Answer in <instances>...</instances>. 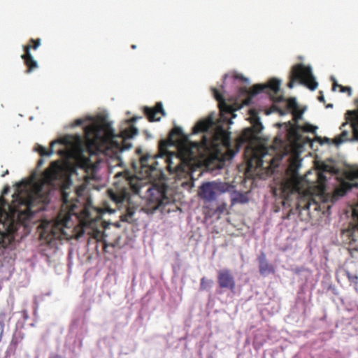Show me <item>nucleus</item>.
Here are the masks:
<instances>
[{
	"mask_svg": "<svg viewBox=\"0 0 358 358\" xmlns=\"http://www.w3.org/2000/svg\"><path fill=\"white\" fill-rule=\"evenodd\" d=\"M193 134L206 132L200 141L192 142L188 139L179 127H175L170 131L167 141L159 143V150L165 152L169 145H174L179 141L182 142L179 146L180 159L185 162H192L205 157H210L220 159L221 152L219 146H226L228 142L227 136L221 129H217V125L212 117L199 121L192 129Z\"/></svg>",
	"mask_w": 358,
	"mask_h": 358,
	"instance_id": "obj_2",
	"label": "nucleus"
},
{
	"mask_svg": "<svg viewBox=\"0 0 358 358\" xmlns=\"http://www.w3.org/2000/svg\"><path fill=\"white\" fill-rule=\"evenodd\" d=\"M304 197H308L309 199L310 198V196L309 194H304Z\"/></svg>",
	"mask_w": 358,
	"mask_h": 358,
	"instance_id": "obj_46",
	"label": "nucleus"
},
{
	"mask_svg": "<svg viewBox=\"0 0 358 358\" xmlns=\"http://www.w3.org/2000/svg\"><path fill=\"white\" fill-rule=\"evenodd\" d=\"M79 163L80 164V166L85 169L90 168L92 164L89 157H83L82 156L80 157Z\"/></svg>",
	"mask_w": 358,
	"mask_h": 358,
	"instance_id": "obj_29",
	"label": "nucleus"
},
{
	"mask_svg": "<svg viewBox=\"0 0 358 358\" xmlns=\"http://www.w3.org/2000/svg\"><path fill=\"white\" fill-rule=\"evenodd\" d=\"M217 284L222 289H229L234 291L236 289V281L229 269L224 268L217 271Z\"/></svg>",
	"mask_w": 358,
	"mask_h": 358,
	"instance_id": "obj_14",
	"label": "nucleus"
},
{
	"mask_svg": "<svg viewBox=\"0 0 358 358\" xmlns=\"http://www.w3.org/2000/svg\"><path fill=\"white\" fill-rule=\"evenodd\" d=\"M143 111L149 122L159 121L162 116L166 115L162 102H157L154 107L144 106Z\"/></svg>",
	"mask_w": 358,
	"mask_h": 358,
	"instance_id": "obj_15",
	"label": "nucleus"
},
{
	"mask_svg": "<svg viewBox=\"0 0 358 358\" xmlns=\"http://www.w3.org/2000/svg\"><path fill=\"white\" fill-rule=\"evenodd\" d=\"M345 119L350 120L349 129L352 132V140L358 141V109L348 110L345 113Z\"/></svg>",
	"mask_w": 358,
	"mask_h": 358,
	"instance_id": "obj_17",
	"label": "nucleus"
},
{
	"mask_svg": "<svg viewBox=\"0 0 358 358\" xmlns=\"http://www.w3.org/2000/svg\"><path fill=\"white\" fill-rule=\"evenodd\" d=\"M176 166L175 167H172L171 166V162H169V164H168V169L169 170V171H175L176 170Z\"/></svg>",
	"mask_w": 358,
	"mask_h": 358,
	"instance_id": "obj_37",
	"label": "nucleus"
},
{
	"mask_svg": "<svg viewBox=\"0 0 358 358\" xmlns=\"http://www.w3.org/2000/svg\"><path fill=\"white\" fill-rule=\"evenodd\" d=\"M7 190H8L7 189H4V191H3V194L6 193Z\"/></svg>",
	"mask_w": 358,
	"mask_h": 358,
	"instance_id": "obj_53",
	"label": "nucleus"
},
{
	"mask_svg": "<svg viewBox=\"0 0 358 358\" xmlns=\"http://www.w3.org/2000/svg\"><path fill=\"white\" fill-rule=\"evenodd\" d=\"M320 95L318 96V100L320 101V102H324V96L322 94V92H320Z\"/></svg>",
	"mask_w": 358,
	"mask_h": 358,
	"instance_id": "obj_39",
	"label": "nucleus"
},
{
	"mask_svg": "<svg viewBox=\"0 0 358 358\" xmlns=\"http://www.w3.org/2000/svg\"><path fill=\"white\" fill-rule=\"evenodd\" d=\"M344 273L351 283H353L355 285H358V275L357 274L351 273L348 270H345Z\"/></svg>",
	"mask_w": 358,
	"mask_h": 358,
	"instance_id": "obj_28",
	"label": "nucleus"
},
{
	"mask_svg": "<svg viewBox=\"0 0 358 358\" xmlns=\"http://www.w3.org/2000/svg\"><path fill=\"white\" fill-rule=\"evenodd\" d=\"M213 282L212 280L208 279L206 277H203L200 280V291H207L209 290L213 285Z\"/></svg>",
	"mask_w": 358,
	"mask_h": 358,
	"instance_id": "obj_25",
	"label": "nucleus"
},
{
	"mask_svg": "<svg viewBox=\"0 0 358 358\" xmlns=\"http://www.w3.org/2000/svg\"><path fill=\"white\" fill-rule=\"evenodd\" d=\"M351 189V185L348 182H343L341 185L334 190L332 194H326L322 196L325 201H330L332 203L338 201L341 197L345 195L348 191Z\"/></svg>",
	"mask_w": 358,
	"mask_h": 358,
	"instance_id": "obj_16",
	"label": "nucleus"
},
{
	"mask_svg": "<svg viewBox=\"0 0 358 358\" xmlns=\"http://www.w3.org/2000/svg\"><path fill=\"white\" fill-rule=\"evenodd\" d=\"M332 106V104H329L327 106V107H331Z\"/></svg>",
	"mask_w": 358,
	"mask_h": 358,
	"instance_id": "obj_54",
	"label": "nucleus"
},
{
	"mask_svg": "<svg viewBox=\"0 0 358 358\" xmlns=\"http://www.w3.org/2000/svg\"><path fill=\"white\" fill-rule=\"evenodd\" d=\"M317 188H318V193L321 196H324L326 192V182H327V178L324 176V173L322 172H318L317 173Z\"/></svg>",
	"mask_w": 358,
	"mask_h": 358,
	"instance_id": "obj_23",
	"label": "nucleus"
},
{
	"mask_svg": "<svg viewBox=\"0 0 358 358\" xmlns=\"http://www.w3.org/2000/svg\"><path fill=\"white\" fill-rule=\"evenodd\" d=\"M224 191V185L217 182H206L199 188V196L207 201H213L216 199L217 195Z\"/></svg>",
	"mask_w": 358,
	"mask_h": 358,
	"instance_id": "obj_12",
	"label": "nucleus"
},
{
	"mask_svg": "<svg viewBox=\"0 0 358 358\" xmlns=\"http://www.w3.org/2000/svg\"><path fill=\"white\" fill-rule=\"evenodd\" d=\"M40 45V38H31L29 41L28 44L24 47V53L21 56V58L24 60V62L27 67L26 70L27 73H30L38 66L37 62L34 59L30 50L31 49L36 50Z\"/></svg>",
	"mask_w": 358,
	"mask_h": 358,
	"instance_id": "obj_13",
	"label": "nucleus"
},
{
	"mask_svg": "<svg viewBox=\"0 0 358 358\" xmlns=\"http://www.w3.org/2000/svg\"><path fill=\"white\" fill-rule=\"evenodd\" d=\"M273 160H274V159H273H273H271V164H273Z\"/></svg>",
	"mask_w": 358,
	"mask_h": 358,
	"instance_id": "obj_51",
	"label": "nucleus"
},
{
	"mask_svg": "<svg viewBox=\"0 0 358 358\" xmlns=\"http://www.w3.org/2000/svg\"><path fill=\"white\" fill-rule=\"evenodd\" d=\"M62 178L60 163L54 161L41 174L34 192L15 194L10 204L0 198V248H6L11 243L18 225L40 210V207L35 208L36 204L48 201L50 191L56 188Z\"/></svg>",
	"mask_w": 358,
	"mask_h": 358,
	"instance_id": "obj_1",
	"label": "nucleus"
},
{
	"mask_svg": "<svg viewBox=\"0 0 358 358\" xmlns=\"http://www.w3.org/2000/svg\"><path fill=\"white\" fill-rule=\"evenodd\" d=\"M355 175L358 177V169L356 171Z\"/></svg>",
	"mask_w": 358,
	"mask_h": 358,
	"instance_id": "obj_52",
	"label": "nucleus"
},
{
	"mask_svg": "<svg viewBox=\"0 0 358 358\" xmlns=\"http://www.w3.org/2000/svg\"><path fill=\"white\" fill-rule=\"evenodd\" d=\"M62 200L64 203L68 202V194L66 193L64 191L62 192Z\"/></svg>",
	"mask_w": 358,
	"mask_h": 358,
	"instance_id": "obj_36",
	"label": "nucleus"
},
{
	"mask_svg": "<svg viewBox=\"0 0 358 358\" xmlns=\"http://www.w3.org/2000/svg\"><path fill=\"white\" fill-rule=\"evenodd\" d=\"M287 108L292 110L294 120L296 121V118H300L301 113H299V106L297 102L294 98H289L287 101Z\"/></svg>",
	"mask_w": 358,
	"mask_h": 358,
	"instance_id": "obj_21",
	"label": "nucleus"
},
{
	"mask_svg": "<svg viewBox=\"0 0 358 358\" xmlns=\"http://www.w3.org/2000/svg\"><path fill=\"white\" fill-rule=\"evenodd\" d=\"M114 179L113 186L115 191L113 190V199L117 206L124 203L127 206L129 205L130 191L142 196L143 190L145 187V194L143 196L146 199L145 208L148 213H152L171 201L166 195L165 185L144 183L143 179L132 174L127 169L116 173Z\"/></svg>",
	"mask_w": 358,
	"mask_h": 358,
	"instance_id": "obj_3",
	"label": "nucleus"
},
{
	"mask_svg": "<svg viewBox=\"0 0 358 358\" xmlns=\"http://www.w3.org/2000/svg\"><path fill=\"white\" fill-rule=\"evenodd\" d=\"M293 213H293V209H292V208H290V209L289 210V211L287 212V213L286 215H283V216H282V219H283V220H289V217H290V216H291V215H292V214H293Z\"/></svg>",
	"mask_w": 358,
	"mask_h": 358,
	"instance_id": "obj_33",
	"label": "nucleus"
},
{
	"mask_svg": "<svg viewBox=\"0 0 358 358\" xmlns=\"http://www.w3.org/2000/svg\"><path fill=\"white\" fill-rule=\"evenodd\" d=\"M136 46L135 45H131V48H132L133 49H135V48H136Z\"/></svg>",
	"mask_w": 358,
	"mask_h": 358,
	"instance_id": "obj_50",
	"label": "nucleus"
},
{
	"mask_svg": "<svg viewBox=\"0 0 358 358\" xmlns=\"http://www.w3.org/2000/svg\"><path fill=\"white\" fill-rule=\"evenodd\" d=\"M319 169L321 171L320 172H322V173H324V172H331L333 168L331 166L328 165V164L322 163L320 166Z\"/></svg>",
	"mask_w": 358,
	"mask_h": 358,
	"instance_id": "obj_31",
	"label": "nucleus"
},
{
	"mask_svg": "<svg viewBox=\"0 0 358 358\" xmlns=\"http://www.w3.org/2000/svg\"><path fill=\"white\" fill-rule=\"evenodd\" d=\"M299 128L301 129L303 131L311 133H315L316 129H317V127H315L308 123L305 124L302 127H299Z\"/></svg>",
	"mask_w": 358,
	"mask_h": 358,
	"instance_id": "obj_30",
	"label": "nucleus"
},
{
	"mask_svg": "<svg viewBox=\"0 0 358 358\" xmlns=\"http://www.w3.org/2000/svg\"><path fill=\"white\" fill-rule=\"evenodd\" d=\"M107 211L109 212V213H112V210L110 208H107Z\"/></svg>",
	"mask_w": 358,
	"mask_h": 358,
	"instance_id": "obj_49",
	"label": "nucleus"
},
{
	"mask_svg": "<svg viewBox=\"0 0 358 358\" xmlns=\"http://www.w3.org/2000/svg\"><path fill=\"white\" fill-rule=\"evenodd\" d=\"M352 216L356 223L350 222L345 229H341V238L348 246L351 257L358 258V203L352 208Z\"/></svg>",
	"mask_w": 358,
	"mask_h": 358,
	"instance_id": "obj_8",
	"label": "nucleus"
},
{
	"mask_svg": "<svg viewBox=\"0 0 358 358\" xmlns=\"http://www.w3.org/2000/svg\"><path fill=\"white\" fill-rule=\"evenodd\" d=\"M249 201L248 196L243 193H236L231 199V203H246Z\"/></svg>",
	"mask_w": 358,
	"mask_h": 358,
	"instance_id": "obj_24",
	"label": "nucleus"
},
{
	"mask_svg": "<svg viewBox=\"0 0 358 358\" xmlns=\"http://www.w3.org/2000/svg\"><path fill=\"white\" fill-rule=\"evenodd\" d=\"M262 159H259L258 160V162H257L258 165H259V166H260V165H262Z\"/></svg>",
	"mask_w": 358,
	"mask_h": 358,
	"instance_id": "obj_44",
	"label": "nucleus"
},
{
	"mask_svg": "<svg viewBox=\"0 0 358 358\" xmlns=\"http://www.w3.org/2000/svg\"><path fill=\"white\" fill-rule=\"evenodd\" d=\"M85 140L90 156L109 151L112 148V128L103 116L99 115L85 127Z\"/></svg>",
	"mask_w": 358,
	"mask_h": 358,
	"instance_id": "obj_4",
	"label": "nucleus"
},
{
	"mask_svg": "<svg viewBox=\"0 0 358 358\" xmlns=\"http://www.w3.org/2000/svg\"><path fill=\"white\" fill-rule=\"evenodd\" d=\"M134 214V210L131 208L129 206H127V213L120 216L121 221L131 223Z\"/></svg>",
	"mask_w": 358,
	"mask_h": 358,
	"instance_id": "obj_26",
	"label": "nucleus"
},
{
	"mask_svg": "<svg viewBox=\"0 0 358 358\" xmlns=\"http://www.w3.org/2000/svg\"><path fill=\"white\" fill-rule=\"evenodd\" d=\"M349 125L350 120H345V122L341 124L340 127V129L341 130V134L338 136L335 137L333 140V143L335 145H338L343 142L352 140V138L350 137V131L346 129L347 127L349 128Z\"/></svg>",
	"mask_w": 358,
	"mask_h": 358,
	"instance_id": "obj_18",
	"label": "nucleus"
},
{
	"mask_svg": "<svg viewBox=\"0 0 358 358\" xmlns=\"http://www.w3.org/2000/svg\"><path fill=\"white\" fill-rule=\"evenodd\" d=\"M337 87L339 88V91L341 92H347L349 96L352 95V89L350 87L343 86L341 85L338 84L336 81H334L332 85V90L335 91Z\"/></svg>",
	"mask_w": 358,
	"mask_h": 358,
	"instance_id": "obj_27",
	"label": "nucleus"
},
{
	"mask_svg": "<svg viewBox=\"0 0 358 358\" xmlns=\"http://www.w3.org/2000/svg\"><path fill=\"white\" fill-rule=\"evenodd\" d=\"M299 165V162L296 160L291 162L286 170V176L281 180L278 186L272 189L274 196H279L282 199L281 203L283 208L291 207L290 200L292 196L299 198L302 194L298 173Z\"/></svg>",
	"mask_w": 358,
	"mask_h": 358,
	"instance_id": "obj_5",
	"label": "nucleus"
},
{
	"mask_svg": "<svg viewBox=\"0 0 358 358\" xmlns=\"http://www.w3.org/2000/svg\"><path fill=\"white\" fill-rule=\"evenodd\" d=\"M138 117H132L120 126L117 134L113 131V168L123 165L120 152L128 150L132 147V140L138 134V129L134 125Z\"/></svg>",
	"mask_w": 358,
	"mask_h": 358,
	"instance_id": "obj_6",
	"label": "nucleus"
},
{
	"mask_svg": "<svg viewBox=\"0 0 358 358\" xmlns=\"http://www.w3.org/2000/svg\"><path fill=\"white\" fill-rule=\"evenodd\" d=\"M113 226L116 227H120V225L118 222H115V223H113Z\"/></svg>",
	"mask_w": 358,
	"mask_h": 358,
	"instance_id": "obj_43",
	"label": "nucleus"
},
{
	"mask_svg": "<svg viewBox=\"0 0 358 358\" xmlns=\"http://www.w3.org/2000/svg\"><path fill=\"white\" fill-rule=\"evenodd\" d=\"M102 246H103V252H107V251H106V248H107V247H108V245H107V243H106L105 241H103V242H102Z\"/></svg>",
	"mask_w": 358,
	"mask_h": 358,
	"instance_id": "obj_41",
	"label": "nucleus"
},
{
	"mask_svg": "<svg viewBox=\"0 0 358 358\" xmlns=\"http://www.w3.org/2000/svg\"><path fill=\"white\" fill-rule=\"evenodd\" d=\"M258 262L259 273L262 275H266L267 273H271L273 271V266L268 264L267 262L265 254L262 253L258 257Z\"/></svg>",
	"mask_w": 358,
	"mask_h": 358,
	"instance_id": "obj_19",
	"label": "nucleus"
},
{
	"mask_svg": "<svg viewBox=\"0 0 358 358\" xmlns=\"http://www.w3.org/2000/svg\"><path fill=\"white\" fill-rule=\"evenodd\" d=\"M57 142L56 141H52L50 143V148L49 150H47L45 147L39 145V144H36V146L34 147V151L38 152V154L41 156V157H46V156H50L52 153H53V145L56 143Z\"/></svg>",
	"mask_w": 358,
	"mask_h": 358,
	"instance_id": "obj_22",
	"label": "nucleus"
},
{
	"mask_svg": "<svg viewBox=\"0 0 358 358\" xmlns=\"http://www.w3.org/2000/svg\"><path fill=\"white\" fill-rule=\"evenodd\" d=\"M295 81L307 87L310 90H316L318 86L310 66H306L303 64H297L292 66L287 87L290 89L293 88Z\"/></svg>",
	"mask_w": 358,
	"mask_h": 358,
	"instance_id": "obj_9",
	"label": "nucleus"
},
{
	"mask_svg": "<svg viewBox=\"0 0 358 358\" xmlns=\"http://www.w3.org/2000/svg\"><path fill=\"white\" fill-rule=\"evenodd\" d=\"M250 120L251 124L255 122L256 120H260L259 117L258 116V115L256 112H255L253 110H250Z\"/></svg>",
	"mask_w": 358,
	"mask_h": 358,
	"instance_id": "obj_32",
	"label": "nucleus"
},
{
	"mask_svg": "<svg viewBox=\"0 0 358 358\" xmlns=\"http://www.w3.org/2000/svg\"><path fill=\"white\" fill-rule=\"evenodd\" d=\"M148 160V157H143L141 159V163L143 166H147L146 162Z\"/></svg>",
	"mask_w": 358,
	"mask_h": 358,
	"instance_id": "obj_35",
	"label": "nucleus"
},
{
	"mask_svg": "<svg viewBox=\"0 0 358 358\" xmlns=\"http://www.w3.org/2000/svg\"><path fill=\"white\" fill-rule=\"evenodd\" d=\"M107 194H108V197L112 200V189L111 188H108L107 189Z\"/></svg>",
	"mask_w": 358,
	"mask_h": 358,
	"instance_id": "obj_40",
	"label": "nucleus"
},
{
	"mask_svg": "<svg viewBox=\"0 0 358 358\" xmlns=\"http://www.w3.org/2000/svg\"><path fill=\"white\" fill-rule=\"evenodd\" d=\"M217 129H222L228 138L227 145H226V146H219L221 152L220 159H230L238 152L243 144L251 141L255 134L261 132L263 129V125L260 120H256L255 122L252 123L251 127L245 129L242 134L236 139L234 148H232L231 143L230 133L220 125H217Z\"/></svg>",
	"mask_w": 358,
	"mask_h": 358,
	"instance_id": "obj_7",
	"label": "nucleus"
},
{
	"mask_svg": "<svg viewBox=\"0 0 358 358\" xmlns=\"http://www.w3.org/2000/svg\"><path fill=\"white\" fill-rule=\"evenodd\" d=\"M324 141H325V142L329 143L330 140H329V138H324Z\"/></svg>",
	"mask_w": 358,
	"mask_h": 358,
	"instance_id": "obj_47",
	"label": "nucleus"
},
{
	"mask_svg": "<svg viewBox=\"0 0 358 358\" xmlns=\"http://www.w3.org/2000/svg\"><path fill=\"white\" fill-rule=\"evenodd\" d=\"M43 163H44V160H43V159H42V158H41V159H40L38 161V162H37V167H38V168H40L41 166H43Z\"/></svg>",
	"mask_w": 358,
	"mask_h": 358,
	"instance_id": "obj_38",
	"label": "nucleus"
},
{
	"mask_svg": "<svg viewBox=\"0 0 358 358\" xmlns=\"http://www.w3.org/2000/svg\"><path fill=\"white\" fill-rule=\"evenodd\" d=\"M212 91L215 99L219 102L220 110L225 111L227 113H231L232 107L226 103L223 96L219 92V91L215 88H213Z\"/></svg>",
	"mask_w": 358,
	"mask_h": 358,
	"instance_id": "obj_20",
	"label": "nucleus"
},
{
	"mask_svg": "<svg viewBox=\"0 0 358 358\" xmlns=\"http://www.w3.org/2000/svg\"><path fill=\"white\" fill-rule=\"evenodd\" d=\"M105 212V210L99 208L97 209V215L96 217V220L101 219L103 213Z\"/></svg>",
	"mask_w": 358,
	"mask_h": 358,
	"instance_id": "obj_34",
	"label": "nucleus"
},
{
	"mask_svg": "<svg viewBox=\"0 0 358 358\" xmlns=\"http://www.w3.org/2000/svg\"><path fill=\"white\" fill-rule=\"evenodd\" d=\"M280 80L272 78L267 84H257L253 85L249 90L245 89V91L248 94L249 97L244 100V104L248 105L250 102L251 97L262 92L268 94L271 99L274 102L281 101L283 100V97L281 95H278L280 92Z\"/></svg>",
	"mask_w": 358,
	"mask_h": 358,
	"instance_id": "obj_10",
	"label": "nucleus"
},
{
	"mask_svg": "<svg viewBox=\"0 0 358 358\" xmlns=\"http://www.w3.org/2000/svg\"><path fill=\"white\" fill-rule=\"evenodd\" d=\"M309 205H310V203L308 201V202L305 204L304 208H309Z\"/></svg>",
	"mask_w": 358,
	"mask_h": 358,
	"instance_id": "obj_45",
	"label": "nucleus"
},
{
	"mask_svg": "<svg viewBox=\"0 0 358 358\" xmlns=\"http://www.w3.org/2000/svg\"><path fill=\"white\" fill-rule=\"evenodd\" d=\"M111 169H112V167H111V166L109 164V165H108V170H109V172H110Z\"/></svg>",
	"mask_w": 358,
	"mask_h": 358,
	"instance_id": "obj_48",
	"label": "nucleus"
},
{
	"mask_svg": "<svg viewBox=\"0 0 358 358\" xmlns=\"http://www.w3.org/2000/svg\"><path fill=\"white\" fill-rule=\"evenodd\" d=\"M40 227L41 228L40 238L48 244H52L62 236V229L59 222H43Z\"/></svg>",
	"mask_w": 358,
	"mask_h": 358,
	"instance_id": "obj_11",
	"label": "nucleus"
},
{
	"mask_svg": "<svg viewBox=\"0 0 358 358\" xmlns=\"http://www.w3.org/2000/svg\"><path fill=\"white\" fill-rule=\"evenodd\" d=\"M76 123L77 125H80L83 123V120L78 119V120H76Z\"/></svg>",
	"mask_w": 358,
	"mask_h": 358,
	"instance_id": "obj_42",
	"label": "nucleus"
}]
</instances>
